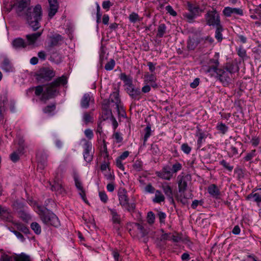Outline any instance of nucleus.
I'll return each instance as SVG.
<instances>
[{
  "mask_svg": "<svg viewBox=\"0 0 261 261\" xmlns=\"http://www.w3.org/2000/svg\"><path fill=\"white\" fill-rule=\"evenodd\" d=\"M156 78L155 75L153 74L146 73L144 75V82L145 84H148L152 83V82H155Z\"/></svg>",
  "mask_w": 261,
  "mask_h": 261,
  "instance_id": "f704fd0d",
  "label": "nucleus"
},
{
  "mask_svg": "<svg viewBox=\"0 0 261 261\" xmlns=\"http://www.w3.org/2000/svg\"><path fill=\"white\" fill-rule=\"evenodd\" d=\"M256 150L255 149L252 150L250 152L247 153L246 155L244 157V160L246 161H250L256 155Z\"/></svg>",
  "mask_w": 261,
  "mask_h": 261,
  "instance_id": "09e8293b",
  "label": "nucleus"
},
{
  "mask_svg": "<svg viewBox=\"0 0 261 261\" xmlns=\"http://www.w3.org/2000/svg\"><path fill=\"white\" fill-rule=\"evenodd\" d=\"M144 190L145 192L153 194L156 191L155 188L149 183L147 184L144 188Z\"/></svg>",
  "mask_w": 261,
  "mask_h": 261,
  "instance_id": "603ef678",
  "label": "nucleus"
},
{
  "mask_svg": "<svg viewBox=\"0 0 261 261\" xmlns=\"http://www.w3.org/2000/svg\"><path fill=\"white\" fill-rule=\"evenodd\" d=\"M94 102V99L89 93H85L81 100V106L83 109L89 108L90 103Z\"/></svg>",
  "mask_w": 261,
  "mask_h": 261,
  "instance_id": "4468645a",
  "label": "nucleus"
},
{
  "mask_svg": "<svg viewBox=\"0 0 261 261\" xmlns=\"http://www.w3.org/2000/svg\"><path fill=\"white\" fill-rule=\"evenodd\" d=\"M56 109V105L55 104H51L50 105H48L45 107L43 111L44 113L46 114H50L52 112H53Z\"/></svg>",
  "mask_w": 261,
  "mask_h": 261,
  "instance_id": "de8ad7c7",
  "label": "nucleus"
},
{
  "mask_svg": "<svg viewBox=\"0 0 261 261\" xmlns=\"http://www.w3.org/2000/svg\"><path fill=\"white\" fill-rule=\"evenodd\" d=\"M37 213L44 224L55 227L59 225L60 222L58 217L51 211L40 206L37 207Z\"/></svg>",
  "mask_w": 261,
  "mask_h": 261,
  "instance_id": "7ed1b4c3",
  "label": "nucleus"
},
{
  "mask_svg": "<svg viewBox=\"0 0 261 261\" xmlns=\"http://www.w3.org/2000/svg\"><path fill=\"white\" fill-rule=\"evenodd\" d=\"M42 32H38L35 33L28 34L26 35L28 44L29 45H34L37 39L42 35Z\"/></svg>",
  "mask_w": 261,
  "mask_h": 261,
  "instance_id": "f3484780",
  "label": "nucleus"
},
{
  "mask_svg": "<svg viewBox=\"0 0 261 261\" xmlns=\"http://www.w3.org/2000/svg\"><path fill=\"white\" fill-rule=\"evenodd\" d=\"M113 138L115 140L116 143H120L123 140L121 134L119 132H115L113 135Z\"/></svg>",
  "mask_w": 261,
  "mask_h": 261,
  "instance_id": "5fc2aeb1",
  "label": "nucleus"
},
{
  "mask_svg": "<svg viewBox=\"0 0 261 261\" xmlns=\"http://www.w3.org/2000/svg\"><path fill=\"white\" fill-rule=\"evenodd\" d=\"M184 17L187 19L189 22H191L196 17L195 15L192 14L191 12L186 13L184 14Z\"/></svg>",
  "mask_w": 261,
  "mask_h": 261,
  "instance_id": "052dcab7",
  "label": "nucleus"
},
{
  "mask_svg": "<svg viewBox=\"0 0 261 261\" xmlns=\"http://www.w3.org/2000/svg\"><path fill=\"white\" fill-rule=\"evenodd\" d=\"M96 133L97 135L98 141H101L103 139H105V135L103 133L102 127L100 123L98 124L96 129Z\"/></svg>",
  "mask_w": 261,
  "mask_h": 261,
  "instance_id": "c9c22d12",
  "label": "nucleus"
},
{
  "mask_svg": "<svg viewBox=\"0 0 261 261\" xmlns=\"http://www.w3.org/2000/svg\"><path fill=\"white\" fill-rule=\"evenodd\" d=\"M147 222L149 224H153L155 220V216L153 212H149L147 216Z\"/></svg>",
  "mask_w": 261,
  "mask_h": 261,
  "instance_id": "6e6d98bb",
  "label": "nucleus"
},
{
  "mask_svg": "<svg viewBox=\"0 0 261 261\" xmlns=\"http://www.w3.org/2000/svg\"><path fill=\"white\" fill-rule=\"evenodd\" d=\"M154 197L152 199V201L154 203H160L165 201V196L161 191L157 190L154 192Z\"/></svg>",
  "mask_w": 261,
  "mask_h": 261,
  "instance_id": "393cba45",
  "label": "nucleus"
},
{
  "mask_svg": "<svg viewBox=\"0 0 261 261\" xmlns=\"http://www.w3.org/2000/svg\"><path fill=\"white\" fill-rule=\"evenodd\" d=\"M118 198L120 204L122 207L128 212H133L135 208V204L134 203H129L128 198L126 194V192L123 190L118 193Z\"/></svg>",
  "mask_w": 261,
  "mask_h": 261,
  "instance_id": "39448f33",
  "label": "nucleus"
},
{
  "mask_svg": "<svg viewBox=\"0 0 261 261\" xmlns=\"http://www.w3.org/2000/svg\"><path fill=\"white\" fill-rule=\"evenodd\" d=\"M112 6V4L110 1H103L102 4V8L107 10H109L110 8Z\"/></svg>",
  "mask_w": 261,
  "mask_h": 261,
  "instance_id": "69168bd1",
  "label": "nucleus"
},
{
  "mask_svg": "<svg viewBox=\"0 0 261 261\" xmlns=\"http://www.w3.org/2000/svg\"><path fill=\"white\" fill-rule=\"evenodd\" d=\"M99 143L101 144L100 147V152L101 155L105 158H107L109 156V153L108 151L107 143L105 139H102L101 141H98Z\"/></svg>",
  "mask_w": 261,
  "mask_h": 261,
  "instance_id": "5701e85b",
  "label": "nucleus"
},
{
  "mask_svg": "<svg viewBox=\"0 0 261 261\" xmlns=\"http://www.w3.org/2000/svg\"><path fill=\"white\" fill-rule=\"evenodd\" d=\"M56 75L55 71L49 68H43L40 69L37 74L38 81H49Z\"/></svg>",
  "mask_w": 261,
  "mask_h": 261,
  "instance_id": "423d86ee",
  "label": "nucleus"
},
{
  "mask_svg": "<svg viewBox=\"0 0 261 261\" xmlns=\"http://www.w3.org/2000/svg\"><path fill=\"white\" fill-rule=\"evenodd\" d=\"M216 65V67L213 68L214 71L217 73L218 77L221 82L228 83L230 80L229 75L230 74L227 71L224 69H218L217 66L219 64V62L217 59L212 60Z\"/></svg>",
  "mask_w": 261,
  "mask_h": 261,
  "instance_id": "0eeeda50",
  "label": "nucleus"
},
{
  "mask_svg": "<svg viewBox=\"0 0 261 261\" xmlns=\"http://www.w3.org/2000/svg\"><path fill=\"white\" fill-rule=\"evenodd\" d=\"M99 196L102 202L106 203L108 201V196L105 192H99Z\"/></svg>",
  "mask_w": 261,
  "mask_h": 261,
  "instance_id": "bf43d9fd",
  "label": "nucleus"
},
{
  "mask_svg": "<svg viewBox=\"0 0 261 261\" xmlns=\"http://www.w3.org/2000/svg\"><path fill=\"white\" fill-rule=\"evenodd\" d=\"M199 44L197 39L190 38L188 41L187 48L189 50H194Z\"/></svg>",
  "mask_w": 261,
  "mask_h": 261,
  "instance_id": "72a5a7b5",
  "label": "nucleus"
},
{
  "mask_svg": "<svg viewBox=\"0 0 261 261\" xmlns=\"http://www.w3.org/2000/svg\"><path fill=\"white\" fill-rule=\"evenodd\" d=\"M182 166L181 164L178 162H176L174 164H173L172 165V167H171V171L174 175V174H176V173L181 170L182 169Z\"/></svg>",
  "mask_w": 261,
  "mask_h": 261,
  "instance_id": "e433bc0d",
  "label": "nucleus"
},
{
  "mask_svg": "<svg viewBox=\"0 0 261 261\" xmlns=\"http://www.w3.org/2000/svg\"><path fill=\"white\" fill-rule=\"evenodd\" d=\"M220 164L221 165L223 166L224 168L226 169L229 171H231L233 168V167L232 166H230L229 164L224 160H223L221 161H220Z\"/></svg>",
  "mask_w": 261,
  "mask_h": 261,
  "instance_id": "864d4df0",
  "label": "nucleus"
},
{
  "mask_svg": "<svg viewBox=\"0 0 261 261\" xmlns=\"http://www.w3.org/2000/svg\"><path fill=\"white\" fill-rule=\"evenodd\" d=\"M158 216L159 218L160 222L161 223L165 222V219L166 217V215L165 213L162 212H159L158 214Z\"/></svg>",
  "mask_w": 261,
  "mask_h": 261,
  "instance_id": "0e129e2a",
  "label": "nucleus"
},
{
  "mask_svg": "<svg viewBox=\"0 0 261 261\" xmlns=\"http://www.w3.org/2000/svg\"><path fill=\"white\" fill-rule=\"evenodd\" d=\"M217 129L222 134H224L227 131L228 127L225 124L220 122L217 124Z\"/></svg>",
  "mask_w": 261,
  "mask_h": 261,
  "instance_id": "a18cd8bd",
  "label": "nucleus"
},
{
  "mask_svg": "<svg viewBox=\"0 0 261 261\" xmlns=\"http://www.w3.org/2000/svg\"><path fill=\"white\" fill-rule=\"evenodd\" d=\"M127 93L133 99L139 100L141 97V92L139 88L127 89Z\"/></svg>",
  "mask_w": 261,
  "mask_h": 261,
  "instance_id": "412c9836",
  "label": "nucleus"
},
{
  "mask_svg": "<svg viewBox=\"0 0 261 261\" xmlns=\"http://www.w3.org/2000/svg\"><path fill=\"white\" fill-rule=\"evenodd\" d=\"M83 141L84 142L83 146L84 159L86 162L90 163L92 161L93 158V152H92V144L91 142L88 141L85 139H83Z\"/></svg>",
  "mask_w": 261,
  "mask_h": 261,
  "instance_id": "1a4fd4ad",
  "label": "nucleus"
},
{
  "mask_svg": "<svg viewBox=\"0 0 261 261\" xmlns=\"http://www.w3.org/2000/svg\"><path fill=\"white\" fill-rule=\"evenodd\" d=\"M133 168L137 171H140L142 170L143 164L140 161L137 160L133 164Z\"/></svg>",
  "mask_w": 261,
  "mask_h": 261,
  "instance_id": "3c124183",
  "label": "nucleus"
},
{
  "mask_svg": "<svg viewBox=\"0 0 261 261\" xmlns=\"http://www.w3.org/2000/svg\"><path fill=\"white\" fill-rule=\"evenodd\" d=\"M121 160L117 158L116 160V166L119 168L120 170L124 171V166Z\"/></svg>",
  "mask_w": 261,
  "mask_h": 261,
  "instance_id": "680f3d73",
  "label": "nucleus"
},
{
  "mask_svg": "<svg viewBox=\"0 0 261 261\" xmlns=\"http://www.w3.org/2000/svg\"><path fill=\"white\" fill-rule=\"evenodd\" d=\"M128 18L129 21L134 23L142 20V18H140L138 14L135 12H133L129 14Z\"/></svg>",
  "mask_w": 261,
  "mask_h": 261,
  "instance_id": "ea45409f",
  "label": "nucleus"
},
{
  "mask_svg": "<svg viewBox=\"0 0 261 261\" xmlns=\"http://www.w3.org/2000/svg\"><path fill=\"white\" fill-rule=\"evenodd\" d=\"M188 10L192 14L196 16H197L200 12V8L198 6L191 4L189 2L187 3Z\"/></svg>",
  "mask_w": 261,
  "mask_h": 261,
  "instance_id": "bb28decb",
  "label": "nucleus"
},
{
  "mask_svg": "<svg viewBox=\"0 0 261 261\" xmlns=\"http://www.w3.org/2000/svg\"><path fill=\"white\" fill-rule=\"evenodd\" d=\"M155 175L159 178L168 181L170 180L174 176L171 167L168 165L164 166L161 170L156 171Z\"/></svg>",
  "mask_w": 261,
  "mask_h": 261,
  "instance_id": "9d476101",
  "label": "nucleus"
},
{
  "mask_svg": "<svg viewBox=\"0 0 261 261\" xmlns=\"http://www.w3.org/2000/svg\"><path fill=\"white\" fill-rule=\"evenodd\" d=\"M259 190L260 191V193L252 192L248 195L247 199H253V201L258 204L261 202V188Z\"/></svg>",
  "mask_w": 261,
  "mask_h": 261,
  "instance_id": "2f4dec72",
  "label": "nucleus"
},
{
  "mask_svg": "<svg viewBox=\"0 0 261 261\" xmlns=\"http://www.w3.org/2000/svg\"><path fill=\"white\" fill-rule=\"evenodd\" d=\"M38 167L43 169L47 164V155L45 154H38L37 155Z\"/></svg>",
  "mask_w": 261,
  "mask_h": 261,
  "instance_id": "6ab92c4d",
  "label": "nucleus"
},
{
  "mask_svg": "<svg viewBox=\"0 0 261 261\" xmlns=\"http://www.w3.org/2000/svg\"><path fill=\"white\" fill-rule=\"evenodd\" d=\"M145 135L144 137V143L143 145H145L146 142L147 141V139L150 137L151 136V126L150 125H147V126L145 127Z\"/></svg>",
  "mask_w": 261,
  "mask_h": 261,
  "instance_id": "37998d69",
  "label": "nucleus"
},
{
  "mask_svg": "<svg viewBox=\"0 0 261 261\" xmlns=\"http://www.w3.org/2000/svg\"><path fill=\"white\" fill-rule=\"evenodd\" d=\"M0 218L6 221L10 222L12 220V214L10 210L6 206L0 205Z\"/></svg>",
  "mask_w": 261,
  "mask_h": 261,
  "instance_id": "f8f14e48",
  "label": "nucleus"
},
{
  "mask_svg": "<svg viewBox=\"0 0 261 261\" xmlns=\"http://www.w3.org/2000/svg\"><path fill=\"white\" fill-rule=\"evenodd\" d=\"M161 188L166 196L169 198L173 199V190L167 182H164L161 186Z\"/></svg>",
  "mask_w": 261,
  "mask_h": 261,
  "instance_id": "aec40b11",
  "label": "nucleus"
},
{
  "mask_svg": "<svg viewBox=\"0 0 261 261\" xmlns=\"http://www.w3.org/2000/svg\"><path fill=\"white\" fill-rule=\"evenodd\" d=\"M48 1L49 5L48 16L51 18L57 13L59 5L57 0H48Z\"/></svg>",
  "mask_w": 261,
  "mask_h": 261,
  "instance_id": "dca6fc26",
  "label": "nucleus"
},
{
  "mask_svg": "<svg viewBox=\"0 0 261 261\" xmlns=\"http://www.w3.org/2000/svg\"><path fill=\"white\" fill-rule=\"evenodd\" d=\"M115 65V62L114 59H111L105 66L106 70L110 71L113 69Z\"/></svg>",
  "mask_w": 261,
  "mask_h": 261,
  "instance_id": "49530a36",
  "label": "nucleus"
},
{
  "mask_svg": "<svg viewBox=\"0 0 261 261\" xmlns=\"http://www.w3.org/2000/svg\"><path fill=\"white\" fill-rule=\"evenodd\" d=\"M208 192L211 196L215 198H218L220 195L219 190L214 184L211 185L208 187Z\"/></svg>",
  "mask_w": 261,
  "mask_h": 261,
  "instance_id": "a878e982",
  "label": "nucleus"
},
{
  "mask_svg": "<svg viewBox=\"0 0 261 261\" xmlns=\"http://www.w3.org/2000/svg\"><path fill=\"white\" fill-rule=\"evenodd\" d=\"M30 0H17L14 4V7L15 8L17 13L19 15H21L22 11L30 4Z\"/></svg>",
  "mask_w": 261,
  "mask_h": 261,
  "instance_id": "ddd939ff",
  "label": "nucleus"
},
{
  "mask_svg": "<svg viewBox=\"0 0 261 261\" xmlns=\"http://www.w3.org/2000/svg\"><path fill=\"white\" fill-rule=\"evenodd\" d=\"M15 261H31L29 256L24 253H21L14 257Z\"/></svg>",
  "mask_w": 261,
  "mask_h": 261,
  "instance_id": "4c0bfd02",
  "label": "nucleus"
},
{
  "mask_svg": "<svg viewBox=\"0 0 261 261\" xmlns=\"http://www.w3.org/2000/svg\"><path fill=\"white\" fill-rule=\"evenodd\" d=\"M205 18L208 25L217 27L220 25V16L216 9L208 11L205 14Z\"/></svg>",
  "mask_w": 261,
  "mask_h": 261,
  "instance_id": "20e7f679",
  "label": "nucleus"
},
{
  "mask_svg": "<svg viewBox=\"0 0 261 261\" xmlns=\"http://www.w3.org/2000/svg\"><path fill=\"white\" fill-rule=\"evenodd\" d=\"M2 68L7 72H12L13 70V67L11 63L7 58L4 59L2 64Z\"/></svg>",
  "mask_w": 261,
  "mask_h": 261,
  "instance_id": "cd10ccee",
  "label": "nucleus"
},
{
  "mask_svg": "<svg viewBox=\"0 0 261 261\" xmlns=\"http://www.w3.org/2000/svg\"><path fill=\"white\" fill-rule=\"evenodd\" d=\"M237 53L238 56L242 58H244L247 56L246 54V50L243 48L242 46H240L237 49Z\"/></svg>",
  "mask_w": 261,
  "mask_h": 261,
  "instance_id": "8fccbe9b",
  "label": "nucleus"
},
{
  "mask_svg": "<svg viewBox=\"0 0 261 261\" xmlns=\"http://www.w3.org/2000/svg\"><path fill=\"white\" fill-rule=\"evenodd\" d=\"M82 120L86 124H87L89 123H91V122H93V113L92 112H84L83 114Z\"/></svg>",
  "mask_w": 261,
  "mask_h": 261,
  "instance_id": "c756f323",
  "label": "nucleus"
},
{
  "mask_svg": "<svg viewBox=\"0 0 261 261\" xmlns=\"http://www.w3.org/2000/svg\"><path fill=\"white\" fill-rule=\"evenodd\" d=\"M196 136L198 137L197 144L200 145L203 142V140L206 138V135L200 129L198 128L196 132Z\"/></svg>",
  "mask_w": 261,
  "mask_h": 261,
  "instance_id": "473e14b6",
  "label": "nucleus"
},
{
  "mask_svg": "<svg viewBox=\"0 0 261 261\" xmlns=\"http://www.w3.org/2000/svg\"><path fill=\"white\" fill-rule=\"evenodd\" d=\"M223 13L226 17H230L232 14L241 16L243 15V12L242 9L237 8H231L229 7L224 8L223 10Z\"/></svg>",
  "mask_w": 261,
  "mask_h": 261,
  "instance_id": "9b49d317",
  "label": "nucleus"
},
{
  "mask_svg": "<svg viewBox=\"0 0 261 261\" xmlns=\"http://www.w3.org/2000/svg\"><path fill=\"white\" fill-rule=\"evenodd\" d=\"M108 210L112 215L113 222L115 223H119L120 222V216L118 214L117 211L114 208H109Z\"/></svg>",
  "mask_w": 261,
  "mask_h": 261,
  "instance_id": "7c9ffc66",
  "label": "nucleus"
},
{
  "mask_svg": "<svg viewBox=\"0 0 261 261\" xmlns=\"http://www.w3.org/2000/svg\"><path fill=\"white\" fill-rule=\"evenodd\" d=\"M166 27L165 24H161L158 28L157 36L159 37H162L166 32Z\"/></svg>",
  "mask_w": 261,
  "mask_h": 261,
  "instance_id": "79ce46f5",
  "label": "nucleus"
},
{
  "mask_svg": "<svg viewBox=\"0 0 261 261\" xmlns=\"http://www.w3.org/2000/svg\"><path fill=\"white\" fill-rule=\"evenodd\" d=\"M177 179L179 192L185 191L188 187V182L191 179V175L181 172L178 175Z\"/></svg>",
  "mask_w": 261,
  "mask_h": 261,
  "instance_id": "6e6552de",
  "label": "nucleus"
},
{
  "mask_svg": "<svg viewBox=\"0 0 261 261\" xmlns=\"http://www.w3.org/2000/svg\"><path fill=\"white\" fill-rule=\"evenodd\" d=\"M259 139L257 137H253L251 140V143L253 146H257L259 144Z\"/></svg>",
  "mask_w": 261,
  "mask_h": 261,
  "instance_id": "774afa93",
  "label": "nucleus"
},
{
  "mask_svg": "<svg viewBox=\"0 0 261 261\" xmlns=\"http://www.w3.org/2000/svg\"><path fill=\"white\" fill-rule=\"evenodd\" d=\"M110 99L112 102L115 103L116 107L118 110L119 108H122V107L120 106V100L119 93L117 92H114L111 94L110 96Z\"/></svg>",
  "mask_w": 261,
  "mask_h": 261,
  "instance_id": "b1692460",
  "label": "nucleus"
},
{
  "mask_svg": "<svg viewBox=\"0 0 261 261\" xmlns=\"http://www.w3.org/2000/svg\"><path fill=\"white\" fill-rule=\"evenodd\" d=\"M51 185V190L57 192L59 194H63L65 192L64 188L62 186V181L60 180H55Z\"/></svg>",
  "mask_w": 261,
  "mask_h": 261,
  "instance_id": "a211bd4d",
  "label": "nucleus"
},
{
  "mask_svg": "<svg viewBox=\"0 0 261 261\" xmlns=\"http://www.w3.org/2000/svg\"><path fill=\"white\" fill-rule=\"evenodd\" d=\"M67 83V79L65 75L58 77L46 86L45 91L44 92L41 100L45 102L47 100L53 98L58 93V87L60 85L64 86Z\"/></svg>",
  "mask_w": 261,
  "mask_h": 261,
  "instance_id": "f257e3e1",
  "label": "nucleus"
},
{
  "mask_svg": "<svg viewBox=\"0 0 261 261\" xmlns=\"http://www.w3.org/2000/svg\"><path fill=\"white\" fill-rule=\"evenodd\" d=\"M32 229L37 234H39L41 232V228L40 225L37 222H33L31 225Z\"/></svg>",
  "mask_w": 261,
  "mask_h": 261,
  "instance_id": "58836bf2",
  "label": "nucleus"
},
{
  "mask_svg": "<svg viewBox=\"0 0 261 261\" xmlns=\"http://www.w3.org/2000/svg\"><path fill=\"white\" fill-rule=\"evenodd\" d=\"M84 134L85 136L89 140H91L94 137V134L90 128L86 129L84 131Z\"/></svg>",
  "mask_w": 261,
  "mask_h": 261,
  "instance_id": "13d9d810",
  "label": "nucleus"
},
{
  "mask_svg": "<svg viewBox=\"0 0 261 261\" xmlns=\"http://www.w3.org/2000/svg\"><path fill=\"white\" fill-rule=\"evenodd\" d=\"M63 38L59 34H56L50 37L49 41L48 43V47H53L56 46H58L62 43Z\"/></svg>",
  "mask_w": 261,
  "mask_h": 261,
  "instance_id": "2eb2a0df",
  "label": "nucleus"
},
{
  "mask_svg": "<svg viewBox=\"0 0 261 261\" xmlns=\"http://www.w3.org/2000/svg\"><path fill=\"white\" fill-rule=\"evenodd\" d=\"M31 9L27 10L25 18L34 31L37 30L40 27L39 21L41 19L42 8L40 5H36L32 12Z\"/></svg>",
  "mask_w": 261,
  "mask_h": 261,
  "instance_id": "f03ea898",
  "label": "nucleus"
},
{
  "mask_svg": "<svg viewBox=\"0 0 261 261\" xmlns=\"http://www.w3.org/2000/svg\"><path fill=\"white\" fill-rule=\"evenodd\" d=\"M33 89H34L35 90V94L37 96H40V95L42 96L44 92L45 91V90H44L43 86L42 85H39V86L33 87ZM41 97H42V96H41ZM41 98V97H40V98ZM40 100L42 101L41 99H40Z\"/></svg>",
  "mask_w": 261,
  "mask_h": 261,
  "instance_id": "c03bdc74",
  "label": "nucleus"
},
{
  "mask_svg": "<svg viewBox=\"0 0 261 261\" xmlns=\"http://www.w3.org/2000/svg\"><path fill=\"white\" fill-rule=\"evenodd\" d=\"M75 185L76 188L80 191L81 195L83 197L84 194V189L82 186V184L79 179V176L76 174H74L73 176Z\"/></svg>",
  "mask_w": 261,
  "mask_h": 261,
  "instance_id": "c85d7f7f",
  "label": "nucleus"
},
{
  "mask_svg": "<svg viewBox=\"0 0 261 261\" xmlns=\"http://www.w3.org/2000/svg\"><path fill=\"white\" fill-rule=\"evenodd\" d=\"M181 149L184 153L186 154H189L192 149L191 147L188 145V144L184 143L182 144L181 146Z\"/></svg>",
  "mask_w": 261,
  "mask_h": 261,
  "instance_id": "4d7b16f0",
  "label": "nucleus"
},
{
  "mask_svg": "<svg viewBox=\"0 0 261 261\" xmlns=\"http://www.w3.org/2000/svg\"><path fill=\"white\" fill-rule=\"evenodd\" d=\"M12 45L15 49H20L25 47L27 45V43L23 39L17 38L13 40Z\"/></svg>",
  "mask_w": 261,
  "mask_h": 261,
  "instance_id": "4be33fe9",
  "label": "nucleus"
},
{
  "mask_svg": "<svg viewBox=\"0 0 261 261\" xmlns=\"http://www.w3.org/2000/svg\"><path fill=\"white\" fill-rule=\"evenodd\" d=\"M17 228L24 233H27L29 231L28 228L21 224H17Z\"/></svg>",
  "mask_w": 261,
  "mask_h": 261,
  "instance_id": "e2e57ef3",
  "label": "nucleus"
},
{
  "mask_svg": "<svg viewBox=\"0 0 261 261\" xmlns=\"http://www.w3.org/2000/svg\"><path fill=\"white\" fill-rule=\"evenodd\" d=\"M166 10L170 15H171L173 16H176L177 14L176 12L173 10L172 7L170 5L167 6L166 7Z\"/></svg>",
  "mask_w": 261,
  "mask_h": 261,
  "instance_id": "338daca9",
  "label": "nucleus"
},
{
  "mask_svg": "<svg viewBox=\"0 0 261 261\" xmlns=\"http://www.w3.org/2000/svg\"><path fill=\"white\" fill-rule=\"evenodd\" d=\"M216 27L217 28L215 32V38L218 40L219 42H220L222 40V35L221 32L223 29L221 25Z\"/></svg>",
  "mask_w": 261,
  "mask_h": 261,
  "instance_id": "a19ab883",
  "label": "nucleus"
}]
</instances>
